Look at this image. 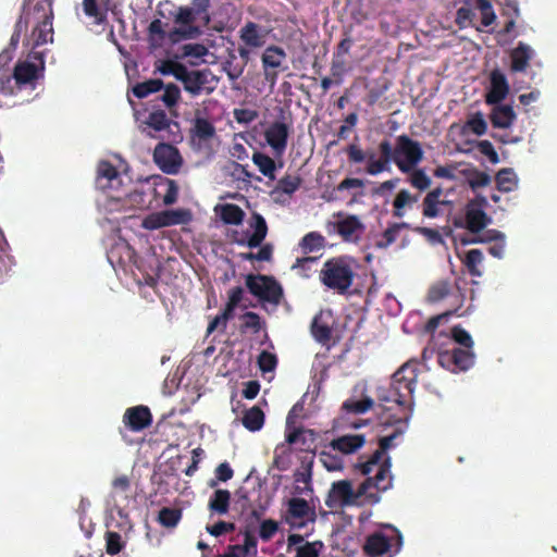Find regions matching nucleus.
Here are the masks:
<instances>
[{
    "label": "nucleus",
    "instance_id": "nucleus-1",
    "mask_svg": "<svg viewBox=\"0 0 557 557\" xmlns=\"http://www.w3.org/2000/svg\"><path fill=\"white\" fill-rule=\"evenodd\" d=\"M417 369L409 363L403 364L392 376L388 388H380L377 400L383 408V425L404 424L412 411V397L417 385Z\"/></svg>",
    "mask_w": 557,
    "mask_h": 557
},
{
    "label": "nucleus",
    "instance_id": "nucleus-2",
    "mask_svg": "<svg viewBox=\"0 0 557 557\" xmlns=\"http://www.w3.org/2000/svg\"><path fill=\"white\" fill-rule=\"evenodd\" d=\"M388 461L373 476L367 475V479L354 491L352 484L348 480L334 482L325 499V505L333 509L357 504V500L364 497L368 503L376 504L380 502L382 492L389 490V479L386 473Z\"/></svg>",
    "mask_w": 557,
    "mask_h": 557
},
{
    "label": "nucleus",
    "instance_id": "nucleus-3",
    "mask_svg": "<svg viewBox=\"0 0 557 557\" xmlns=\"http://www.w3.org/2000/svg\"><path fill=\"white\" fill-rule=\"evenodd\" d=\"M380 157L375 158L373 150L363 151L358 145L351 144L347 147L346 152L350 163H362L367 160L366 172L369 175H377L391 170V163L395 164L396 152L395 146L388 139H383L379 144Z\"/></svg>",
    "mask_w": 557,
    "mask_h": 557
},
{
    "label": "nucleus",
    "instance_id": "nucleus-4",
    "mask_svg": "<svg viewBox=\"0 0 557 557\" xmlns=\"http://www.w3.org/2000/svg\"><path fill=\"white\" fill-rule=\"evenodd\" d=\"M403 547V535L398 529L385 524L382 529L369 534L363 544L368 557H394Z\"/></svg>",
    "mask_w": 557,
    "mask_h": 557
},
{
    "label": "nucleus",
    "instance_id": "nucleus-5",
    "mask_svg": "<svg viewBox=\"0 0 557 557\" xmlns=\"http://www.w3.org/2000/svg\"><path fill=\"white\" fill-rule=\"evenodd\" d=\"M355 278V272L346 257H335L326 260L320 272V280L327 288L339 295H345Z\"/></svg>",
    "mask_w": 557,
    "mask_h": 557
},
{
    "label": "nucleus",
    "instance_id": "nucleus-6",
    "mask_svg": "<svg viewBox=\"0 0 557 557\" xmlns=\"http://www.w3.org/2000/svg\"><path fill=\"white\" fill-rule=\"evenodd\" d=\"M404 433L403 426H396L394 432L389 435L383 436L379 440V448L366 460L358 462L355 468L363 475H369L373 471L379 472L380 469L384 467L386 461H388V470L387 478L389 479V488L393 485V475L391 472L392 468V459L386 455V451L393 446V442L395 438L400 436Z\"/></svg>",
    "mask_w": 557,
    "mask_h": 557
},
{
    "label": "nucleus",
    "instance_id": "nucleus-7",
    "mask_svg": "<svg viewBox=\"0 0 557 557\" xmlns=\"http://www.w3.org/2000/svg\"><path fill=\"white\" fill-rule=\"evenodd\" d=\"M487 206L488 201L486 197L476 195L466 205L465 215L454 219V225L456 227L466 228L472 234H479L491 223V218L485 212Z\"/></svg>",
    "mask_w": 557,
    "mask_h": 557
},
{
    "label": "nucleus",
    "instance_id": "nucleus-8",
    "mask_svg": "<svg viewBox=\"0 0 557 557\" xmlns=\"http://www.w3.org/2000/svg\"><path fill=\"white\" fill-rule=\"evenodd\" d=\"M395 152L397 158L395 165L401 173H409L411 170H414L421 163L424 156L421 144L406 134L396 137Z\"/></svg>",
    "mask_w": 557,
    "mask_h": 557
},
{
    "label": "nucleus",
    "instance_id": "nucleus-9",
    "mask_svg": "<svg viewBox=\"0 0 557 557\" xmlns=\"http://www.w3.org/2000/svg\"><path fill=\"white\" fill-rule=\"evenodd\" d=\"M246 286L262 302L277 306L283 297V288L273 276L248 274Z\"/></svg>",
    "mask_w": 557,
    "mask_h": 557
},
{
    "label": "nucleus",
    "instance_id": "nucleus-10",
    "mask_svg": "<svg viewBox=\"0 0 557 557\" xmlns=\"http://www.w3.org/2000/svg\"><path fill=\"white\" fill-rule=\"evenodd\" d=\"M34 18L37 21L33 29L34 47L53 41V10L51 0H39L34 5Z\"/></svg>",
    "mask_w": 557,
    "mask_h": 557
},
{
    "label": "nucleus",
    "instance_id": "nucleus-11",
    "mask_svg": "<svg viewBox=\"0 0 557 557\" xmlns=\"http://www.w3.org/2000/svg\"><path fill=\"white\" fill-rule=\"evenodd\" d=\"M267 35L268 32L255 22H247L239 29V39L243 45H239L237 51L245 64L250 60L251 50L264 46Z\"/></svg>",
    "mask_w": 557,
    "mask_h": 557
},
{
    "label": "nucleus",
    "instance_id": "nucleus-12",
    "mask_svg": "<svg viewBox=\"0 0 557 557\" xmlns=\"http://www.w3.org/2000/svg\"><path fill=\"white\" fill-rule=\"evenodd\" d=\"M191 213L187 209H171L148 214L141 223L145 230L153 231L166 226L187 224Z\"/></svg>",
    "mask_w": 557,
    "mask_h": 557
},
{
    "label": "nucleus",
    "instance_id": "nucleus-13",
    "mask_svg": "<svg viewBox=\"0 0 557 557\" xmlns=\"http://www.w3.org/2000/svg\"><path fill=\"white\" fill-rule=\"evenodd\" d=\"M437 362L450 372L466 371L474 363V354L468 348H453L438 351Z\"/></svg>",
    "mask_w": 557,
    "mask_h": 557
},
{
    "label": "nucleus",
    "instance_id": "nucleus-14",
    "mask_svg": "<svg viewBox=\"0 0 557 557\" xmlns=\"http://www.w3.org/2000/svg\"><path fill=\"white\" fill-rule=\"evenodd\" d=\"M218 83L219 78L209 69L191 70L183 86L191 96H199L212 94Z\"/></svg>",
    "mask_w": 557,
    "mask_h": 557
},
{
    "label": "nucleus",
    "instance_id": "nucleus-15",
    "mask_svg": "<svg viewBox=\"0 0 557 557\" xmlns=\"http://www.w3.org/2000/svg\"><path fill=\"white\" fill-rule=\"evenodd\" d=\"M315 517L314 510L310 508L305 498L293 497L287 503V510L284 522L292 529H302L307 525V520L313 521Z\"/></svg>",
    "mask_w": 557,
    "mask_h": 557
},
{
    "label": "nucleus",
    "instance_id": "nucleus-16",
    "mask_svg": "<svg viewBox=\"0 0 557 557\" xmlns=\"http://www.w3.org/2000/svg\"><path fill=\"white\" fill-rule=\"evenodd\" d=\"M96 184L97 187L103 191H115L109 194V197L112 199H121L123 196L121 193H119V188L122 184L121 175L117 172L116 168L109 161L99 162L97 169Z\"/></svg>",
    "mask_w": 557,
    "mask_h": 557
},
{
    "label": "nucleus",
    "instance_id": "nucleus-17",
    "mask_svg": "<svg viewBox=\"0 0 557 557\" xmlns=\"http://www.w3.org/2000/svg\"><path fill=\"white\" fill-rule=\"evenodd\" d=\"M30 57L38 60V64L26 60L18 62L14 67L13 78L18 86L34 84L45 70V61L41 53L33 52Z\"/></svg>",
    "mask_w": 557,
    "mask_h": 557
},
{
    "label": "nucleus",
    "instance_id": "nucleus-18",
    "mask_svg": "<svg viewBox=\"0 0 557 557\" xmlns=\"http://www.w3.org/2000/svg\"><path fill=\"white\" fill-rule=\"evenodd\" d=\"M196 17L197 15L195 14L191 8H180L177 14L175 15V23L187 25V27L174 28L170 32L169 38L173 42H176L181 39L196 38L200 34L199 28L197 26L191 25V23L195 22Z\"/></svg>",
    "mask_w": 557,
    "mask_h": 557
},
{
    "label": "nucleus",
    "instance_id": "nucleus-19",
    "mask_svg": "<svg viewBox=\"0 0 557 557\" xmlns=\"http://www.w3.org/2000/svg\"><path fill=\"white\" fill-rule=\"evenodd\" d=\"M153 160L166 174H176L182 165L177 148L170 144H158L154 148Z\"/></svg>",
    "mask_w": 557,
    "mask_h": 557
},
{
    "label": "nucleus",
    "instance_id": "nucleus-20",
    "mask_svg": "<svg viewBox=\"0 0 557 557\" xmlns=\"http://www.w3.org/2000/svg\"><path fill=\"white\" fill-rule=\"evenodd\" d=\"M289 127L286 123L274 121L264 131L267 144L272 148L274 154L282 157L287 148Z\"/></svg>",
    "mask_w": 557,
    "mask_h": 557
},
{
    "label": "nucleus",
    "instance_id": "nucleus-21",
    "mask_svg": "<svg viewBox=\"0 0 557 557\" xmlns=\"http://www.w3.org/2000/svg\"><path fill=\"white\" fill-rule=\"evenodd\" d=\"M510 90L506 75L498 69L490 73V87L485 95L486 104H498L506 99Z\"/></svg>",
    "mask_w": 557,
    "mask_h": 557
},
{
    "label": "nucleus",
    "instance_id": "nucleus-22",
    "mask_svg": "<svg viewBox=\"0 0 557 557\" xmlns=\"http://www.w3.org/2000/svg\"><path fill=\"white\" fill-rule=\"evenodd\" d=\"M124 425L133 431L140 432L149 428L152 423V414L147 406L138 405L129 407L123 414Z\"/></svg>",
    "mask_w": 557,
    "mask_h": 557
},
{
    "label": "nucleus",
    "instance_id": "nucleus-23",
    "mask_svg": "<svg viewBox=\"0 0 557 557\" xmlns=\"http://www.w3.org/2000/svg\"><path fill=\"white\" fill-rule=\"evenodd\" d=\"M189 137L198 148L208 146L216 137L215 126L208 119L196 116L189 129Z\"/></svg>",
    "mask_w": 557,
    "mask_h": 557
},
{
    "label": "nucleus",
    "instance_id": "nucleus-24",
    "mask_svg": "<svg viewBox=\"0 0 557 557\" xmlns=\"http://www.w3.org/2000/svg\"><path fill=\"white\" fill-rule=\"evenodd\" d=\"M505 235L497 230H488L483 235L473 236L470 239H463L462 244H482L497 242L488 248V252L495 258H503L505 251Z\"/></svg>",
    "mask_w": 557,
    "mask_h": 557
},
{
    "label": "nucleus",
    "instance_id": "nucleus-25",
    "mask_svg": "<svg viewBox=\"0 0 557 557\" xmlns=\"http://www.w3.org/2000/svg\"><path fill=\"white\" fill-rule=\"evenodd\" d=\"M366 444V436L363 434H345L333 438L329 447L343 455H350L358 451Z\"/></svg>",
    "mask_w": 557,
    "mask_h": 557
},
{
    "label": "nucleus",
    "instance_id": "nucleus-26",
    "mask_svg": "<svg viewBox=\"0 0 557 557\" xmlns=\"http://www.w3.org/2000/svg\"><path fill=\"white\" fill-rule=\"evenodd\" d=\"M172 120L163 110H154L141 122L140 131L151 138H156L153 132H162L170 128Z\"/></svg>",
    "mask_w": 557,
    "mask_h": 557
},
{
    "label": "nucleus",
    "instance_id": "nucleus-27",
    "mask_svg": "<svg viewBox=\"0 0 557 557\" xmlns=\"http://www.w3.org/2000/svg\"><path fill=\"white\" fill-rule=\"evenodd\" d=\"M250 227L253 228V233L248 239L240 238L236 239V244L240 246H248L249 248L259 247L265 239L268 234V225L264 218L259 213H253L251 216Z\"/></svg>",
    "mask_w": 557,
    "mask_h": 557
},
{
    "label": "nucleus",
    "instance_id": "nucleus-28",
    "mask_svg": "<svg viewBox=\"0 0 557 557\" xmlns=\"http://www.w3.org/2000/svg\"><path fill=\"white\" fill-rule=\"evenodd\" d=\"M490 113V121L494 128H509L513 125L517 114L510 104H493Z\"/></svg>",
    "mask_w": 557,
    "mask_h": 557
},
{
    "label": "nucleus",
    "instance_id": "nucleus-29",
    "mask_svg": "<svg viewBox=\"0 0 557 557\" xmlns=\"http://www.w3.org/2000/svg\"><path fill=\"white\" fill-rule=\"evenodd\" d=\"M534 55V51L530 46L520 41L516 48L510 52L512 72H525L529 66L531 59Z\"/></svg>",
    "mask_w": 557,
    "mask_h": 557
},
{
    "label": "nucleus",
    "instance_id": "nucleus-30",
    "mask_svg": "<svg viewBox=\"0 0 557 557\" xmlns=\"http://www.w3.org/2000/svg\"><path fill=\"white\" fill-rule=\"evenodd\" d=\"M337 233L344 240H351L354 235L362 233L364 225L357 215H346L343 220L335 223Z\"/></svg>",
    "mask_w": 557,
    "mask_h": 557
},
{
    "label": "nucleus",
    "instance_id": "nucleus-31",
    "mask_svg": "<svg viewBox=\"0 0 557 557\" xmlns=\"http://www.w3.org/2000/svg\"><path fill=\"white\" fill-rule=\"evenodd\" d=\"M109 0H83V11L85 15L94 18L95 24L106 23L108 15Z\"/></svg>",
    "mask_w": 557,
    "mask_h": 557
},
{
    "label": "nucleus",
    "instance_id": "nucleus-32",
    "mask_svg": "<svg viewBox=\"0 0 557 557\" xmlns=\"http://www.w3.org/2000/svg\"><path fill=\"white\" fill-rule=\"evenodd\" d=\"M230 505H231L230 491L219 488V490H215L214 493L211 495L209 503H208V509L211 513V517L213 515L223 516L228 512Z\"/></svg>",
    "mask_w": 557,
    "mask_h": 557
},
{
    "label": "nucleus",
    "instance_id": "nucleus-33",
    "mask_svg": "<svg viewBox=\"0 0 557 557\" xmlns=\"http://www.w3.org/2000/svg\"><path fill=\"white\" fill-rule=\"evenodd\" d=\"M286 59V52L278 46H269L262 53L261 61L263 70L278 69Z\"/></svg>",
    "mask_w": 557,
    "mask_h": 557
},
{
    "label": "nucleus",
    "instance_id": "nucleus-34",
    "mask_svg": "<svg viewBox=\"0 0 557 557\" xmlns=\"http://www.w3.org/2000/svg\"><path fill=\"white\" fill-rule=\"evenodd\" d=\"M419 200V195H412L408 189H400L393 201V215L395 218H403L405 215V208L411 207Z\"/></svg>",
    "mask_w": 557,
    "mask_h": 557
},
{
    "label": "nucleus",
    "instance_id": "nucleus-35",
    "mask_svg": "<svg viewBox=\"0 0 557 557\" xmlns=\"http://www.w3.org/2000/svg\"><path fill=\"white\" fill-rule=\"evenodd\" d=\"M242 423L248 431L257 432L264 424V413L260 407L253 406L244 412Z\"/></svg>",
    "mask_w": 557,
    "mask_h": 557
},
{
    "label": "nucleus",
    "instance_id": "nucleus-36",
    "mask_svg": "<svg viewBox=\"0 0 557 557\" xmlns=\"http://www.w3.org/2000/svg\"><path fill=\"white\" fill-rule=\"evenodd\" d=\"M220 218L225 224L239 225L245 218L244 210L234 203H225L220 207Z\"/></svg>",
    "mask_w": 557,
    "mask_h": 557
},
{
    "label": "nucleus",
    "instance_id": "nucleus-37",
    "mask_svg": "<svg viewBox=\"0 0 557 557\" xmlns=\"http://www.w3.org/2000/svg\"><path fill=\"white\" fill-rule=\"evenodd\" d=\"M252 162L259 171L269 180H275L276 164L275 161L268 154L256 151L252 154Z\"/></svg>",
    "mask_w": 557,
    "mask_h": 557
},
{
    "label": "nucleus",
    "instance_id": "nucleus-38",
    "mask_svg": "<svg viewBox=\"0 0 557 557\" xmlns=\"http://www.w3.org/2000/svg\"><path fill=\"white\" fill-rule=\"evenodd\" d=\"M497 189L503 193H509L516 189L518 178L515 171L510 168L499 170L495 176Z\"/></svg>",
    "mask_w": 557,
    "mask_h": 557
},
{
    "label": "nucleus",
    "instance_id": "nucleus-39",
    "mask_svg": "<svg viewBox=\"0 0 557 557\" xmlns=\"http://www.w3.org/2000/svg\"><path fill=\"white\" fill-rule=\"evenodd\" d=\"M324 246L325 238L318 232H309L301 238L299 243V247L304 255L321 250L324 248Z\"/></svg>",
    "mask_w": 557,
    "mask_h": 557
},
{
    "label": "nucleus",
    "instance_id": "nucleus-40",
    "mask_svg": "<svg viewBox=\"0 0 557 557\" xmlns=\"http://www.w3.org/2000/svg\"><path fill=\"white\" fill-rule=\"evenodd\" d=\"M311 334L320 344H326L331 341L332 329L327 323L322 321L321 313L317 314L312 320Z\"/></svg>",
    "mask_w": 557,
    "mask_h": 557
},
{
    "label": "nucleus",
    "instance_id": "nucleus-41",
    "mask_svg": "<svg viewBox=\"0 0 557 557\" xmlns=\"http://www.w3.org/2000/svg\"><path fill=\"white\" fill-rule=\"evenodd\" d=\"M285 440L289 445H299L300 450H309L308 440L310 442L313 441V432L301 428L294 429L286 434Z\"/></svg>",
    "mask_w": 557,
    "mask_h": 557
},
{
    "label": "nucleus",
    "instance_id": "nucleus-42",
    "mask_svg": "<svg viewBox=\"0 0 557 557\" xmlns=\"http://www.w3.org/2000/svg\"><path fill=\"white\" fill-rule=\"evenodd\" d=\"M163 88V82L160 78H152L143 83H137L132 92L138 99L148 97L150 94L160 91Z\"/></svg>",
    "mask_w": 557,
    "mask_h": 557
},
{
    "label": "nucleus",
    "instance_id": "nucleus-43",
    "mask_svg": "<svg viewBox=\"0 0 557 557\" xmlns=\"http://www.w3.org/2000/svg\"><path fill=\"white\" fill-rule=\"evenodd\" d=\"M407 223H394L389 225L382 234V238L375 242V247L379 249H385L396 242L399 232L407 227Z\"/></svg>",
    "mask_w": 557,
    "mask_h": 557
},
{
    "label": "nucleus",
    "instance_id": "nucleus-44",
    "mask_svg": "<svg viewBox=\"0 0 557 557\" xmlns=\"http://www.w3.org/2000/svg\"><path fill=\"white\" fill-rule=\"evenodd\" d=\"M182 509L163 507L158 515V522L164 528H175L182 519Z\"/></svg>",
    "mask_w": 557,
    "mask_h": 557
},
{
    "label": "nucleus",
    "instance_id": "nucleus-45",
    "mask_svg": "<svg viewBox=\"0 0 557 557\" xmlns=\"http://www.w3.org/2000/svg\"><path fill=\"white\" fill-rule=\"evenodd\" d=\"M409 176L407 178V182L416 189L420 191L426 190L431 184V178L426 175L425 171L423 169H418L417 166L414 170H411L409 173Z\"/></svg>",
    "mask_w": 557,
    "mask_h": 557
},
{
    "label": "nucleus",
    "instance_id": "nucleus-46",
    "mask_svg": "<svg viewBox=\"0 0 557 557\" xmlns=\"http://www.w3.org/2000/svg\"><path fill=\"white\" fill-rule=\"evenodd\" d=\"M242 331H251L253 334L260 333L265 327V321L252 311H247L242 315Z\"/></svg>",
    "mask_w": 557,
    "mask_h": 557
},
{
    "label": "nucleus",
    "instance_id": "nucleus-47",
    "mask_svg": "<svg viewBox=\"0 0 557 557\" xmlns=\"http://www.w3.org/2000/svg\"><path fill=\"white\" fill-rule=\"evenodd\" d=\"M483 261V253L480 249H470L466 253V258L463 260L465 265L468 269V272L471 276H481L482 271L479 269V265Z\"/></svg>",
    "mask_w": 557,
    "mask_h": 557
},
{
    "label": "nucleus",
    "instance_id": "nucleus-48",
    "mask_svg": "<svg viewBox=\"0 0 557 557\" xmlns=\"http://www.w3.org/2000/svg\"><path fill=\"white\" fill-rule=\"evenodd\" d=\"M374 401L371 397H363L360 400L356 399H347L343 404V409L349 413H364L370 410L373 406Z\"/></svg>",
    "mask_w": 557,
    "mask_h": 557
},
{
    "label": "nucleus",
    "instance_id": "nucleus-49",
    "mask_svg": "<svg viewBox=\"0 0 557 557\" xmlns=\"http://www.w3.org/2000/svg\"><path fill=\"white\" fill-rule=\"evenodd\" d=\"M465 127L469 128L476 136L484 135L487 131V123L484 119L483 113L478 111L471 114L468 117Z\"/></svg>",
    "mask_w": 557,
    "mask_h": 557
},
{
    "label": "nucleus",
    "instance_id": "nucleus-50",
    "mask_svg": "<svg viewBox=\"0 0 557 557\" xmlns=\"http://www.w3.org/2000/svg\"><path fill=\"white\" fill-rule=\"evenodd\" d=\"M244 297L242 286L233 287L228 290V299L224 308V318H232L235 308L239 305Z\"/></svg>",
    "mask_w": 557,
    "mask_h": 557
},
{
    "label": "nucleus",
    "instance_id": "nucleus-51",
    "mask_svg": "<svg viewBox=\"0 0 557 557\" xmlns=\"http://www.w3.org/2000/svg\"><path fill=\"white\" fill-rule=\"evenodd\" d=\"M106 550L109 555L119 554L125 546L120 533L114 531H107L104 534Z\"/></svg>",
    "mask_w": 557,
    "mask_h": 557
},
{
    "label": "nucleus",
    "instance_id": "nucleus-52",
    "mask_svg": "<svg viewBox=\"0 0 557 557\" xmlns=\"http://www.w3.org/2000/svg\"><path fill=\"white\" fill-rule=\"evenodd\" d=\"M450 293V285L446 281H441L431 286L428 293V299L431 302H437L445 297H447Z\"/></svg>",
    "mask_w": 557,
    "mask_h": 557
},
{
    "label": "nucleus",
    "instance_id": "nucleus-53",
    "mask_svg": "<svg viewBox=\"0 0 557 557\" xmlns=\"http://www.w3.org/2000/svg\"><path fill=\"white\" fill-rule=\"evenodd\" d=\"M301 185L299 176L285 175L277 182V189L286 195L294 194Z\"/></svg>",
    "mask_w": 557,
    "mask_h": 557
},
{
    "label": "nucleus",
    "instance_id": "nucleus-54",
    "mask_svg": "<svg viewBox=\"0 0 557 557\" xmlns=\"http://www.w3.org/2000/svg\"><path fill=\"white\" fill-rule=\"evenodd\" d=\"M450 338L463 348L472 349L473 341L471 335L460 325H456L451 329Z\"/></svg>",
    "mask_w": 557,
    "mask_h": 557
},
{
    "label": "nucleus",
    "instance_id": "nucleus-55",
    "mask_svg": "<svg viewBox=\"0 0 557 557\" xmlns=\"http://www.w3.org/2000/svg\"><path fill=\"white\" fill-rule=\"evenodd\" d=\"M29 15H30V13H27L26 15H21L14 26V32L10 39V47L13 50L16 49V47L20 42L22 33L27 29V26L29 23Z\"/></svg>",
    "mask_w": 557,
    "mask_h": 557
},
{
    "label": "nucleus",
    "instance_id": "nucleus-56",
    "mask_svg": "<svg viewBox=\"0 0 557 557\" xmlns=\"http://www.w3.org/2000/svg\"><path fill=\"white\" fill-rule=\"evenodd\" d=\"M164 88V92L161 96V100L168 108L175 107L181 97V90L177 85L169 84Z\"/></svg>",
    "mask_w": 557,
    "mask_h": 557
},
{
    "label": "nucleus",
    "instance_id": "nucleus-57",
    "mask_svg": "<svg viewBox=\"0 0 557 557\" xmlns=\"http://www.w3.org/2000/svg\"><path fill=\"white\" fill-rule=\"evenodd\" d=\"M258 366L263 373L271 372L277 366V358L274 354L262 350L258 356Z\"/></svg>",
    "mask_w": 557,
    "mask_h": 557
},
{
    "label": "nucleus",
    "instance_id": "nucleus-58",
    "mask_svg": "<svg viewBox=\"0 0 557 557\" xmlns=\"http://www.w3.org/2000/svg\"><path fill=\"white\" fill-rule=\"evenodd\" d=\"M465 3L467 5L460 7L456 12L455 23L460 29L468 27L474 16L473 11L468 7L469 1L465 0Z\"/></svg>",
    "mask_w": 557,
    "mask_h": 557
},
{
    "label": "nucleus",
    "instance_id": "nucleus-59",
    "mask_svg": "<svg viewBox=\"0 0 557 557\" xmlns=\"http://www.w3.org/2000/svg\"><path fill=\"white\" fill-rule=\"evenodd\" d=\"M322 547V542H306L296 548L295 557H319V549Z\"/></svg>",
    "mask_w": 557,
    "mask_h": 557
},
{
    "label": "nucleus",
    "instance_id": "nucleus-60",
    "mask_svg": "<svg viewBox=\"0 0 557 557\" xmlns=\"http://www.w3.org/2000/svg\"><path fill=\"white\" fill-rule=\"evenodd\" d=\"M277 531L278 523L273 519H267L260 523L259 536L262 541H270Z\"/></svg>",
    "mask_w": 557,
    "mask_h": 557
},
{
    "label": "nucleus",
    "instance_id": "nucleus-61",
    "mask_svg": "<svg viewBox=\"0 0 557 557\" xmlns=\"http://www.w3.org/2000/svg\"><path fill=\"white\" fill-rule=\"evenodd\" d=\"M235 530V523L233 522H226V521H219L213 525H207L206 531L214 536L219 537L223 534L231 533Z\"/></svg>",
    "mask_w": 557,
    "mask_h": 557
},
{
    "label": "nucleus",
    "instance_id": "nucleus-62",
    "mask_svg": "<svg viewBox=\"0 0 557 557\" xmlns=\"http://www.w3.org/2000/svg\"><path fill=\"white\" fill-rule=\"evenodd\" d=\"M243 534H244V544H240V546L243 548H245V552H247L248 555L249 554L256 555L258 541L255 536V530L250 529V527L247 525L245 528V530L243 531Z\"/></svg>",
    "mask_w": 557,
    "mask_h": 557
},
{
    "label": "nucleus",
    "instance_id": "nucleus-63",
    "mask_svg": "<svg viewBox=\"0 0 557 557\" xmlns=\"http://www.w3.org/2000/svg\"><path fill=\"white\" fill-rule=\"evenodd\" d=\"M320 461L329 471H338L343 469V459L332 455L331 453L322 451L320 454Z\"/></svg>",
    "mask_w": 557,
    "mask_h": 557
},
{
    "label": "nucleus",
    "instance_id": "nucleus-64",
    "mask_svg": "<svg viewBox=\"0 0 557 557\" xmlns=\"http://www.w3.org/2000/svg\"><path fill=\"white\" fill-rule=\"evenodd\" d=\"M491 184V176L483 171H473L469 177V186L474 190Z\"/></svg>",
    "mask_w": 557,
    "mask_h": 557
}]
</instances>
